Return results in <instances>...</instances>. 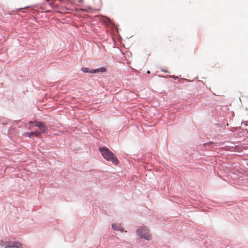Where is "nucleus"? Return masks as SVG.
<instances>
[{
  "label": "nucleus",
  "mask_w": 248,
  "mask_h": 248,
  "mask_svg": "<svg viewBox=\"0 0 248 248\" xmlns=\"http://www.w3.org/2000/svg\"><path fill=\"white\" fill-rule=\"evenodd\" d=\"M26 135H27V136L29 137H31L32 136L38 137L40 135V133L38 132H32L29 133H26Z\"/></svg>",
  "instance_id": "423d86ee"
},
{
  "label": "nucleus",
  "mask_w": 248,
  "mask_h": 248,
  "mask_svg": "<svg viewBox=\"0 0 248 248\" xmlns=\"http://www.w3.org/2000/svg\"><path fill=\"white\" fill-rule=\"evenodd\" d=\"M99 151L103 157L108 161H110L113 163L117 164L119 160L114 154L107 148L101 147L99 148Z\"/></svg>",
  "instance_id": "f257e3e1"
},
{
  "label": "nucleus",
  "mask_w": 248,
  "mask_h": 248,
  "mask_svg": "<svg viewBox=\"0 0 248 248\" xmlns=\"http://www.w3.org/2000/svg\"><path fill=\"white\" fill-rule=\"evenodd\" d=\"M4 248H21V243L17 242H5L3 244Z\"/></svg>",
  "instance_id": "7ed1b4c3"
},
{
  "label": "nucleus",
  "mask_w": 248,
  "mask_h": 248,
  "mask_svg": "<svg viewBox=\"0 0 248 248\" xmlns=\"http://www.w3.org/2000/svg\"><path fill=\"white\" fill-rule=\"evenodd\" d=\"M34 125L39 128L40 134L45 133L47 130L46 126L42 122L35 121Z\"/></svg>",
  "instance_id": "20e7f679"
},
{
  "label": "nucleus",
  "mask_w": 248,
  "mask_h": 248,
  "mask_svg": "<svg viewBox=\"0 0 248 248\" xmlns=\"http://www.w3.org/2000/svg\"><path fill=\"white\" fill-rule=\"evenodd\" d=\"M83 72L85 73H96L99 72H104L106 71L105 68H101L100 69H97L95 70H89L88 68H83L82 69Z\"/></svg>",
  "instance_id": "39448f33"
},
{
  "label": "nucleus",
  "mask_w": 248,
  "mask_h": 248,
  "mask_svg": "<svg viewBox=\"0 0 248 248\" xmlns=\"http://www.w3.org/2000/svg\"><path fill=\"white\" fill-rule=\"evenodd\" d=\"M112 227L115 231H121L122 232L123 231L122 229L121 228V226L116 224H113L112 225Z\"/></svg>",
  "instance_id": "0eeeda50"
},
{
  "label": "nucleus",
  "mask_w": 248,
  "mask_h": 248,
  "mask_svg": "<svg viewBox=\"0 0 248 248\" xmlns=\"http://www.w3.org/2000/svg\"><path fill=\"white\" fill-rule=\"evenodd\" d=\"M137 234L140 237L147 240H150L152 238L149 230L145 227H141L139 228L137 230Z\"/></svg>",
  "instance_id": "f03ea898"
}]
</instances>
